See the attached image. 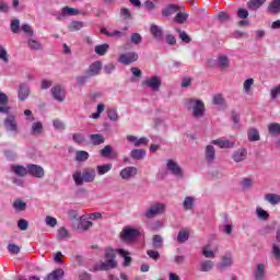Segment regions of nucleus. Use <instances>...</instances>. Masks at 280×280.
<instances>
[{
  "label": "nucleus",
  "mask_w": 280,
  "mask_h": 280,
  "mask_svg": "<svg viewBox=\"0 0 280 280\" xmlns=\"http://www.w3.org/2000/svg\"><path fill=\"white\" fill-rule=\"evenodd\" d=\"M95 178H97V172L91 166L83 168V171L78 170L72 174L77 187H82L84 183H94Z\"/></svg>",
  "instance_id": "f257e3e1"
},
{
  "label": "nucleus",
  "mask_w": 280,
  "mask_h": 280,
  "mask_svg": "<svg viewBox=\"0 0 280 280\" xmlns=\"http://www.w3.org/2000/svg\"><path fill=\"white\" fill-rule=\"evenodd\" d=\"M186 108L190 112L194 119H202L207 113L205 102L200 98H188L186 101Z\"/></svg>",
  "instance_id": "f03ea898"
},
{
  "label": "nucleus",
  "mask_w": 280,
  "mask_h": 280,
  "mask_svg": "<svg viewBox=\"0 0 280 280\" xmlns=\"http://www.w3.org/2000/svg\"><path fill=\"white\" fill-rule=\"evenodd\" d=\"M167 209V206L162 202H154L152 203L147 211L143 213V217L147 220H152V218H158V215H163Z\"/></svg>",
  "instance_id": "7ed1b4c3"
},
{
  "label": "nucleus",
  "mask_w": 280,
  "mask_h": 280,
  "mask_svg": "<svg viewBox=\"0 0 280 280\" xmlns=\"http://www.w3.org/2000/svg\"><path fill=\"white\" fill-rule=\"evenodd\" d=\"M115 250L106 249L105 252V261L97 267V270H110L112 268H117V260H115Z\"/></svg>",
  "instance_id": "20e7f679"
},
{
  "label": "nucleus",
  "mask_w": 280,
  "mask_h": 280,
  "mask_svg": "<svg viewBox=\"0 0 280 280\" xmlns=\"http://www.w3.org/2000/svg\"><path fill=\"white\" fill-rule=\"evenodd\" d=\"M139 230L131 226H125L120 232V238L122 240V242H135V240L139 237Z\"/></svg>",
  "instance_id": "39448f33"
},
{
  "label": "nucleus",
  "mask_w": 280,
  "mask_h": 280,
  "mask_svg": "<svg viewBox=\"0 0 280 280\" xmlns=\"http://www.w3.org/2000/svg\"><path fill=\"white\" fill-rule=\"evenodd\" d=\"M166 170H168L170 174H172V176H175V178H184L185 176V173H183V168L174 160L166 161Z\"/></svg>",
  "instance_id": "423d86ee"
},
{
  "label": "nucleus",
  "mask_w": 280,
  "mask_h": 280,
  "mask_svg": "<svg viewBox=\"0 0 280 280\" xmlns=\"http://www.w3.org/2000/svg\"><path fill=\"white\" fill-rule=\"evenodd\" d=\"M7 132H13V135H19V122H16V117L9 114L3 121Z\"/></svg>",
  "instance_id": "0eeeda50"
},
{
  "label": "nucleus",
  "mask_w": 280,
  "mask_h": 280,
  "mask_svg": "<svg viewBox=\"0 0 280 280\" xmlns=\"http://www.w3.org/2000/svg\"><path fill=\"white\" fill-rule=\"evenodd\" d=\"M137 60H139V55L135 51L121 54L118 58V62L126 66L132 65V62H137Z\"/></svg>",
  "instance_id": "6e6552de"
},
{
  "label": "nucleus",
  "mask_w": 280,
  "mask_h": 280,
  "mask_svg": "<svg viewBox=\"0 0 280 280\" xmlns=\"http://www.w3.org/2000/svg\"><path fill=\"white\" fill-rule=\"evenodd\" d=\"M27 173L34 178H45V168L37 164H27Z\"/></svg>",
  "instance_id": "1a4fd4ad"
},
{
  "label": "nucleus",
  "mask_w": 280,
  "mask_h": 280,
  "mask_svg": "<svg viewBox=\"0 0 280 280\" xmlns=\"http://www.w3.org/2000/svg\"><path fill=\"white\" fill-rule=\"evenodd\" d=\"M139 170L135 166H127L119 172V176L122 180H130L137 176Z\"/></svg>",
  "instance_id": "9d476101"
},
{
  "label": "nucleus",
  "mask_w": 280,
  "mask_h": 280,
  "mask_svg": "<svg viewBox=\"0 0 280 280\" xmlns=\"http://www.w3.org/2000/svg\"><path fill=\"white\" fill-rule=\"evenodd\" d=\"M215 147L212 144H208L205 148V161L208 163V165H213L215 163Z\"/></svg>",
  "instance_id": "9b49d317"
},
{
  "label": "nucleus",
  "mask_w": 280,
  "mask_h": 280,
  "mask_svg": "<svg viewBox=\"0 0 280 280\" xmlns=\"http://www.w3.org/2000/svg\"><path fill=\"white\" fill-rule=\"evenodd\" d=\"M144 86H148L151 91H159L161 89V77L154 75L153 78L143 81Z\"/></svg>",
  "instance_id": "f8f14e48"
},
{
  "label": "nucleus",
  "mask_w": 280,
  "mask_h": 280,
  "mask_svg": "<svg viewBox=\"0 0 280 280\" xmlns=\"http://www.w3.org/2000/svg\"><path fill=\"white\" fill-rule=\"evenodd\" d=\"M212 145H218L222 150H231L235 148V142L229 139H215L211 141Z\"/></svg>",
  "instance_id": "ddd939ff"
},
{
  "label": "nucleus",
  "mask_w": 280,
  "mask_h": 280,
  "mask_svg": "<svg viewBox=\"0 0 280 280\" xmlns=\"http://www.w3.org/2000/svg\"><path fill=\"white\" fill-rule=\"evenodd\" d=\"M93 226V222L90 221L86 214L80 217L79 222L75 226L77 231H89Z\"/></svg>",
  "instance_id": "4468645a"
},
{
  "label": "nucleus",
  "mask_w": 280,
  "mask_h": 280,
  "mask_svg": "<svg viewBox=\"0 0 280 280\" xmlns=\"http://www.w3.org/2000/svg\"><path fill=\"white\" fill-rule=\"evenodd\" d=\"M254 280H266V264L259 262L254 268Z\"/></svg>",
  "instance_id": "2eb2a0df"
},
{
  "label": "nucleus",
  "mask_w": 280,
  "mask_h": 280,
  "mask_svg": "<svg viewBox=\"0 0 280 280\" xmlns=\"http://www.w3.org/2000/svg\"><path fill=\"white\" fill-rule=\"evenodd\" d=\"M233 266V255L225 254L221 257V261L218 264L219 270H226Z\"/></svg>",
  "instance_id": "dca6fc26"
},
{
  "label": "nucleus",
  "mask_w": 280,
  "mask_h": 280,
  "mask_svg": "<svg viewBox=\"0 0 280 280\" xmlns=\"http://www.w3.org/2000/svg\"><path fill=\"white\" fill-rule=\"evenodd\" d=\"M50 93L57 102H62L66 97L65 89L60 85L52 86Z\"/></svg>",
  "instance_id": "f3484780"
},
{
  "label": "nucleus",
  "mask_w": 280,
  "mask_h": 280,
  "mask_svg": "<svg viewBox=\"0 0 280 280\" xmlns=\"http://www.w3.org/2000/svg\"><path fill=\"white\" fill-rule=\"evenodd\" d=\"M246 156H248V151L244 148L237 149L232 154L234 163H242V161H246Z\"/></svg>",
  "instance_id": "a211bd4d"
},
{
  "label": "nucleus",
  "mask_w": 280,
  "mask_h": 280,
  "mask_svg": "<svg viewBox=\"0 0 280 280\" xmlns=\"http://www.w3.org/2000/svg\"><path fill=\"white\" fill-rule=\"evenodd\" d=\"M18 97L21 100V102H25V100L30 97V85L26 83H21L18 91Z\"/></svg>",
  "instance_id": "6ab92c4d"
},
{
  "label": "nucleus",
  "mask_w": 280,
  "mask_h": 280,
  "mask_svg": "<svg viewBox=\"0 0 280 280\" xmlns=\"http://www.w3.org/2000/svg\"><path fill=\"white\" fill-rule=\"evenodd\" d=\"M102 71V61H95L93 62L89 69H88V75L89 78H93L95 75H100V72Z\"/></svg>",
  "instance_id": "aec40b11"
},
{
  "label": "nucleus",
  "mask_w": 280,
  "mask_h": 280,
  "mask_svg": "<svg viewBox=\"0 0 280 280\" xmlns=\"http://www.w3.org/2000/svg\"><path fill=\"white\" fill-rule=\"evenodd\" d=\"M80 11L78 9H73L71 7H63L61 9V14L58 16V21H62V16H78Z\"/></svg>",
  "instance_id": "412c9836"
},
{
  "label": "nucleus",
  "mask_w": 280,
  "mask_h": 280,
  "mask_svg": "<svg viewBox=\"0 0 280 280\" xmlns=\"http://www.w3.org/2000/svg\"><path fill=\"white\" fill-rule=\"evenodd\" d=\"M215 268L213 260H201L199 262V272H211Z\"/></svg>",
  "instance_id": "4be33fe9"
},
{
  "label": "nucleus",
  "mask_w": 280,
  "mask_h": 280,
  "mask_svg": "<svg viewBox=\"0 0 280 280\" xmlns=\"http://www.w3.org/2000/svg\"><path fill=\"white\" fill-rule=\"evenodd\" d=\"M268 14H280V0H271L267 7Z\"/></svg>",
  "instance_id": "5701e85b"
},
{
  "label": "nucleus",
  "mask_w": 280,
  "mask_h": 280,
  "mask_svg": "<svg viewBox=\"0 0 280 280\" xmlns=\"http://www.w3.org/2000/svg\"><path fill=\"white\" fill-rule=\"evenodd\" d=\"M217 67L221 69V71H226L229 67H231V60L226 56H220L217 58Z\"/></svg>",
  "instance_id": "b1692460"
},
{
  "label": "nucleus",
  "mask_w": 280,
  "mask_h": 280,
  "mask_svg": "<svg viewBox=\"0 0 280 280\" xmlns=\"http://www.w3.org/2000/svg\"><path fill=\"white\" fill-rule=\"evenodd\" d=\"M196 207V198L192 196L185 197L183 201V209L185 211H194V208Z\"/></svg>",
  "instance_id": "393cba45"
},
{
  "label": "nucleus",
  "mask_w": 280,
  "mask_h": 280,
  "mask_svg": "<svg viewBox=\"0 0 280 280\" xmlns=\"http://www.w3.org/2000/svg\"><path fill=\"white\" fill-rule=\"evenodd\" d=\"M145 149H133L130 152V156L133 161H143V159H145Z\"/></svg>",
  "instance_id": "a878e982"
},
{
  "label": "nucleus",
  "mask_w": 280,
  "mask_h": 280,
  "mask_svg": "<svg viewBox=\"0 0 280 280\" xmlns=\"http://www.w3.org/2000/svg\"><path fill=\"white\" fill-rule=\"evenodd\" d=\"M180 10V7L176 4H171L162 10V16H172L173 14H176Z\"/></svg>",
  "instance_id": "bb28decb"
},
{
  "label": "nucleus",
  "mask_w": 280,
  "mask_h": 280,
  "mask_svg": "<svg viewBox=\"0 0 280 280\" xmlns=\"http://www.w3.org/2000/svg\"><path fill=\"white\" fill-rule=\"evenodd\" d=\"M11 172H14L15 176L24 177L27 176V165H13L11 166Z\"/></svg>",
  "instance_id": "cd10ccee"
},
{
  "label": "nucleus",
  "mask_w": 280,
  "mask_h": 280,
  "mask_svg": "<svg viewBox=\"0 0 280 280\" xmlns=\"http://www.w3.org/2000/svg\"><path fill=\"white\" fill-rule=\"evenodd\" d=\"M150 32L156 40H163V28H161V26L152 24L150 27Z\"/></svg>",
  "instance_id": "c85d7f7f"
},
{
  "label": "nucleus",
  "mask_w": 280,
  "mask_h": 280,
  "mask_svg": "<svg viewBox=\"0 0 280 280\" xmlns=\"http://www.w3.org/2000/svg\"><path fill=\"white\" fill-rule=\"evenodd\" d=\"M89 152L79 150L75 152L74 160L77 161V163H86V161H89Z\"/></svg>",
  "instance_id": "c756f323"
},
{
  "label": "nucleus",
  "mask_w": 280,
  "mask_h": 280,
  "mask_svg": "<svg viewBox=\"0 0 280 280\" xmlns=\"http://www.w3.org/2000/svg\"><path fill=\"white\" fill-rule=\"evenodd\" d=\"M28 48L31 51H40L43 50V44L34 38L27 40Z\"/></svg>",
  "instance_id": "7c9ffc66"
},
{
  "label": "nucleus",
  "mask_w": 280,
  "mask_h": 280,
  "mask_svg": "<svg viewBox=\"0 0 280 280\" xmlns=\"http://www.w3.org/2000/svg\"><path fill=\"white\" fill-rule=\"evenodd\" d=\"M212 104H214V106H219V108H226V101L222 94L214 95L212 98Z\"/></svg>",
  "instance_id": "2f4dec72"
},
{
  "label": "nucleus",
  "mask_w": 280,
  "mask_h": 280,
  "mask_svg": "<svg viewBox=\"0 0 280 280\" xmlns=\"http://www.w3.org/2000/svg\"><path fill=\"white\" fill-rule=\"evenodd\" d=\"M266 202H269V205L276 206L280 205V195L277 194H267L265 195Z\"/></svg>",
  "instance_id": "473e14b6"
},
{
  "label": "nucleus",
  "mask_w": 280,
  "mask_h": 280,
  "mask_svg": "<svg viewBox=\"0 0 280 280\" xmlns=\"http://www.w3.org/2000/svg\"><path fill=\"white\" fill-rule=\"evenodd\" d=\"M113 170V164H102L96 166V172L98 176H104V174H108Z\"/></svg>",
  "instance_id": "72a5a7b5"
},
{
  "label": "nucleus",
  "mask_w": 280,
  "mask_h": 280,
  "mask_svg": "<svg viewBox=\"0 0 280 280\" xmlns=\"http://www.w3.org/2000/svg\"><path fill=\"white\" fill-rule=\"evenodd\" d=\"M118 255H120V257H124V266H130V264H132V258L129 257L130 253L126 249H117Z\"/></svg>",
  "instance_id": "f704fd0d"
},
{
  "label": "nucleus",
  "mask_w": 280,
  "mask_h": 280,
  "mask_svg": "<svg viewBox=\"0 0 280 280\" xmlns=\"http://www.w3.org/2000/svg\"><path fill=\"white\" fill-rule=\"evenodd\" d=\"M65 277V270L56 269L47 276V280H61Z\"/></svg>",
  "instance_id": "c9c22d12"
},
{
  "label": "nucleus",
  "mask_w": 280,
  "mask_h": 280,
  "mask_svg": "<svg viewBox=\"0 0 280 280\" xmlns=\"http://www.w3.org/2000/svg\"><path fill=\"white\" fill-rule=\"evenodd\" d=\"M43 122L42 121H34L31 125V132L32 135H43Z\"/></svg>",
  "instance_id": "e433bc0d"
},
{
  "label": "nucleus",
  "mask_w": 280,
  "mask_h": 280,
  "mask_svg": "<svg viewBox=\"0 0 280 280\" xmlns=\"http://www.w3.org/2000/svg\"><path fill=\"white\" fill-rule=\"evenodd\" d=\"M266 3V0H249L247 2V8L249 10H259Z\"/></svg>",
  "instance_id": "4c0bfd02"
},
{
  "label": "nucleus",
  "mask_w": 280,
  "mask_h": 280,
  "mask_svg": "<svg viewBox=\"0 0 280 280\" xmlns=\"http://www.w3.org/2000/svg\"><path fill=\"white\" fill-rule=\"evenodd\" d=\"M12 207L15 211L21 212V211H25V209H27V203H25V201H23L21 199H16L13 201Z\"/></svg>",
  "instance_id": "58836bf2"
},
{
  "label": "nucleus",
  "mask_w": 280,
  "mask_h": 280,
  "mask_svg": "<svg viewBox=\"0 0 280 280\" xmlns=\"http://www.w3.org/2000/svg\"><path fill=\"white\" fill-rule=\"evenodd\" d=\"M101 33L105 34V36H109L110 38H113L115 36L118 38L126 36V33H122L120 31L108 32V30H106V28H101Z\"/></svg>",
  "instance_id": "ea45409f"
},
{
  "label": "nucleus",
  "mask_w": 280,
  "mask_h": 280,
  "mask_svg": "<svg viewBox=\"0 0 280 280\" xmlns=\"http://www.w3.org/2000/svg\"><path fill=\"white\" fill-rule=\"evenodd\" d=\"M189 240V230H180L177 234L178 244H185Z\"/></svg>",
  "instance_id": "a19ab883"
},
{
  "label": "nucleus",
  "mask_w": 280,
  "mask_h": 280,
  "mask_svg": "<svg viewBox=\"0 0 280 280\" xmlns=\"http://www.w3.org/2000/svg\"><path fill=\"white\" fill-rule=\"evenodd\" d=\"M91 142L93 145H102L104 143L105 139L102 133H94L90 136Z\"/></svg>",
  "instance_id": "79ce46f5"
},
{
  "label": "nucleus",
  "mask_w": 280,
  "mask_h": 280,
  "mask_svg": "<svg viewBox=\"0 0 280 280\" xmlns=\"http://www.w3.org/2000/svg\"><path fill=\"white\" fill-rule=\"evenodd\" d=\"M82 27H84V23H82L80 21H72L68 25L69 32H80V30H82Z\"/></svg>",
  "instance_id": "37998d69"
},
{
  "label": "nucleus",
  "mask_w": 280,
  "mask_h": 280,
  "mask_svg": "<svg viewBox=\"0 0 280 280\" xmlns=\"http://www.w3.org/2000/svg\"><path fill=\"white\" fill-rule=\"evenodd\" d=\"M247 137L249 141H259V130H257L256 128L249 129L247 132Z\"/></svg>",
  "instance_id": "c03bdc74"
},
{
  "label": "nucleus",
  "mask_w": 280,
  "mask_h": 280,
  "mask_svg": "<svg viewBox=\"0 0 280 280\" xmlns=\"http://www.w3.org/2000/svg\"><path fill=\"white\" fill-rule=\"evenodd\" d=\"M107 117L109 121H117L119 119V114L117 113V108L112 107L107 109Z\"/></svg>",
  "instance_id": "a18cd8bd"
},
{
  "label": "nucleus",
  "mask_w": 280,
  "mask_h": 280,
  "mask_svg": "<svg viewBox=\"0 0 280 280\" xmlns=\"http://www.w3.org/2000/svg\"><path fill=\"white\" fill-rule=\"evenodd\" d=\"M0 60L1 62H4V65H8L10 62V55H8V50L5 47L0 45Z\"/></svg>",
  "instance_id": "49530a36"
},
{
  "label": "nucleus",
  "mask_w": 280,
  "mask_h": 280,
  "mask_svg": "<svg viewBox=\"0 0 280 280\" xmlns=\"http://www.w3.org/2000/svg\"><path fill=\"white\" fill-rule=\"evenodd\" d=\"M215 253H218V249L211 250V249H209V245L205 246L203 249H202V255H203V257H206L207 259H213V258H215Z\"/></svg>",
  "instance_id": "de8ad7c7"
},
{
  "label": "nucleus",
  "mask_w": 280,
  "mask_h": 280,
  "mask_svg": "<svg viewBox=\"0 0 280 280\" xmlns=\"http://www.w3.org/2000/svg\"><path fill=\"white\" fill-rule=\"evenodd\" d=\"M269 135H280V124L279 122H271L268 126Z\"/></svg>",
  "instance_id": "09e8293b"
},
{
  "label": "nucleus",
  "mask_w": 280,
  "mask_h": 280,
  "mask_svg": "<svg viewBox=\"0 0 280 280\" xmlns=\"http://www.w3.org/2000/svg\"><path fill=\"white\" fill-rule=\"evenodd\" d=\"M108 44H103L95 46L94 51L97 54V56H105V54L108 51Z\"/></svg>",
  "instance_id": "8fccbe9b"
},
{
  "label": "nucleus",
  "mask_w": 280,
  "mask_h": 280,
  "mask_svg": "<svg viewBox=\"0 0 280 280\" xmlns=\"http://www.w3.org/2000/svg\"><path fill=\"white\" fill-rule=\"evenodd\" d=\"M188 19H189V14L188 13L179 12L174 18V21H175V23H179V25H183V23H185V21H187Z\"/></svg>",
  "instance_id": "3c124183"
},
{
  "label": "nucleus",
  "mask_w": 280,
  "mask_h": 280,
  "mask_svg": "<svg viewBox=\"0 0 280 280\" xmlns=\"http://www.w3.org/2000/svg\"><path fill=\"white\" fill-rule=\"evenodd\" d=\"M271 255L275 257L276 261H280V247L277 243L271 244Z\"/></svg>",
  "instance_id": "603ef678"
},
{
  "label": "nucleus",
  "mask_w": 280,
  "mask_h": 280,
  "mask_svg": "<svg viewBox=\"0 0 280 280\" xmlns=\"http://www.w3.org/2000/svg\"><path fill=\"white\" fill-rule=\"evenodd\" d=\"M72 141H74V143H78V145H82V143L86 141V137L84 136V133H73Z\"/></svg>",
  "instance_id": "864d4df0"
},
{
  "label": "nucleus",
  "mask_w": 280,
  "mask_h": 280,
  "mask_svg": "<svg viewBox=\"0 0 280 280\" xmlns=\"http://www.w3.org/2000/svg\"><path fill=\"white\" fill-rule=\"evenodd\" d=\"M256 215L259 218V220H268V218H270V214H268V212L260 207L256 209Z\"/></svg>",
  "instance_id": "5fc2aeb1"
},
{
  "label": "nucleus",
  "mask_w": 280,
  "mask_h": 280,
  "mask_svg": "<svg viewBox=\"0 0 280 280\" xmlns=\"http://www.w3.org/2000/svg\"><path fill=\"white\" fill-rule=\"evenodd\" d=\"M254 84H255V80L253 78L245 80L243 83V89L245 93H250V89L253 88Z\"/></svg>",
  "instance_id": "6e6d98bb"
},
{
  "label": "nucleus",
  "mask_w": 280,
  "mask_h": 280,
  "mask_svg": "<svg viewBox=\"0 0 280 280\" xmlns=\"http://www.w3.org/2000/svg\"><path fill=\"white\" fill-rule=\"evenodd\" d=\"M153 248H163V237L161 235L153 236Z\"/></svg>",
  "instance_id": "4d7b16f0"
},
{
  "label": "nucleus",
  "mask_w": 280,
  "mask_h": 280,
  "mask_svg": "<svg viewBox=\"0 0 280 280\" xmlns=\"http://www.w3.org/2000/svg\"><path fill=\"white\" fill-rule=\"evenodd\" d=\"M57 237L59 240H67L69 237V231L65 228H59Z\"/></svg>",
  "instance_id": "13d9d810"
},
{
  "label": "nucleus",
  "mask_w": 280,
  "mask_h": 280,
  "mask_svg": "<svg viewBox=\"0 0 280 280\" xmlns=\"http://www.w3.org/2000/svg\"><path fill=\"white\" fill-rule=\"evenodd\" d=\"M110 154H113V147H110V145H105L101 150V155H103L104 159H108V156H110Z\"/></svg>",
  "instance_id": "bf43d9fd"
},
{
  "label": "nucleus",
  "mask_w": 280,
  "mask_h": 280,
  "mask_svg": "<svg viewBox=\"0 0 280 280\" xmlns=\"http://www.w3.org/2000/svg\"><path fill=\"white\" fill-rule=\"evenodd\" d=\"M45 223L47 226H50L51 229H54L55 226H57L58 224V220L54 217H46L45 219Z\"/></svg>",
  "instance_id": "052dcab7"
},
{
  "label": "nucleus",
  "mask_w": 280,
  "mask_h": 280,
  "mask_svg": "<svg viewBox=\"0 0 280 280\" xmlns=\"http://www.w3.org/2000/svg\"><path fill=\"white\" fill-rule=\"evenodd\" d=\"M21 30L26 36H34V30H32L30 24H22Z\"/></svg>",
  "instance_id": "680f3d73"
},
{
  "label": "nucleus",
  "mask_w": 280,
  "mask_h": 280,
  "mask_svg": "<svg viewBox=\"0 0 280 280\" xmlns=\"http://www.w3.org/2000/svg\"><path fill=\"white\" fill-rule=\"evenodd\" d=\"M127 141L128 143H131L132 145H135V148H139V137L133 135H128Z\"/></svg>",
  "instance_id": "e2e57ef3"
},
{
  "label": "nucleus",
  "mask_w": 280,
  "mask_h": 280,
  "mask_svg": "<svg viewBox=\"0 0 280 280\" xmlns=\"http://www.w3.org/2000/svg\"><path fill=\"white\" fill-rule=\"evenodd\" d=\"M20 27H21V21L13 20L11 22V32H13V34H19Z\"/></svg>",
  "instance_id": "0e129e2a"
},
{
  "label": "nucleus",
  "mask_w": 280,
  "mask_h": 280,
  "mask_svg": "<svg viewBox=\"0 0 280 280\" xmlns=\"http://www.w3.org/2000/svg\"><path fill=\"white\" fill-rule=\"evenodd\" d=\"M28 226L30 223L27 222V220L21 219L18 221V228L20 229V231H27Z\"/></svg>",
  "instance_id": "69168bd1"
},
{
  "label": "nucleus",
  "mask_w": 280,
  "mask_h": 280,
  "mask_svg": "<svg viewBox=\"0 0 280 280\" xmlns=\"http://www.w3.org/2000/svg\"><path fill=\"white\" fill-rule=\"evenodd\" d=\"M241 187H243L244 189H250V187H253V179L250 178H244L241 182Z\"/></svg>",
  "instance_id": "338daca9"
},
{
  "label": "nucleus",
  "mask_w": 280,
  "mask_h": 280,
  "mask_svg": "<svg viewBox=\"0 0 280 280\" xmlns=\"http://www.w3.org/2000/svg\"><path fill=\"white\" fill-rule=\"evenodd\" d=\"M52 126L55 128V130H65L66 126H65V122H62V120H54L52 121Z\"/></svg>",
  "instance_id": "774afa93"
}]
</instances>
